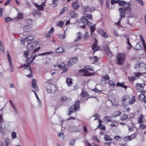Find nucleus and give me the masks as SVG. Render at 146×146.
I'll list each match as a JSON object with an SVG mask.
<instances>
[{"label":"nucleus","instance_id":"obj_1","mask_svg":"<svg viewBox=\"0 0 146 146\" xmlns=\"http://www.w3.org/2000/svg\"><path fill=\"white\" fill-rule=\"evenodd\" d=\"M116 62L118 64L122 65L125 58V54L120 53L116 56Z\"/></svg>","mask_w":146,"mask_h":146},{"label":"nucleus","instance_id":"obj_2","mask_svg":"<svg viewBox=\"0 0 146 146\" xmlns=\"http://www.w3.org/2000/svg\"><path fill=\"white\" fill-rule=\"evenodd\" d=\"M46 90L47 92L51 93H54L56 92L57 88L56 86L53 84H49L46 87Z\"/></svg>","mask_w":146,"mask_h":146},{"label":"nucleus","instance_id":"obj_3","mask_svg":"<svg viewBox=\"0 0 146 146\" xmlns=\"http://www.w3.org/2000/svg\"><path fill=\"white\" fill-rule=\"evenodd\" d=\"M4 120L3 115L1 114L0 115V132L2 134L4 135L7 131V129L6 126H5L4 128L2 127V124Z\"/></svg>","mask_w":146,"mask_h":146},{"label":"nucleus","instance_id":"obj_4","mask_svg":"<svg viewBox=\"0 0 146 146\" xmlns=\"http://www.w3.org/2000/svg\"><path fill=\"white\" fill-rule=\"evenodd\" d=\"M84 67L86 68V69H80L79 70V72L84 73L83 75L84 76H90V73H88V72L89 71H93L92 69L89 68V66H86Z\"/></svg>","mask_w":146,"mask_h":146},{"label":"nucleus","instance_id":"obj_5","mask_svg":"<svg viewBox=\"0 0 146 146\" xmlns=\"http://www.w3.org/2000/svg\"><path fill=\"white\" fill-rule=\"evenodd\" d=\"M129 97L127 95L123 96L121 99L122 104L125 106H127L129 104Z\"/></svg>","mask_w":146,"mask_h":146},{"label":"nucleus","instance_id":"obj_6","mask_svg":"<svg viewBox=\"0 0 146 146\" xmlns=\"http://www.w3.org/2000/svg\"><path fill=\"white\" fill-rule=\"evenodd\" d=\"M37 44V42L35 41L29 43L27 46V48L29 51L32 50L36 47Z\"/></svg>","mask_w":146,"mask_h":146},{"label":"nucleus","instance_id":"obj_7","mask_svg":"<svg viewBox=\"0 0 146 146\" xmlns=\"http://www.w3.org/2000/svg\"><path fill=\"white\" fill-rule=\"evenodd\" d=\"M78 61L77 57H75L70 59L68 62L67 65L69 67H71L72 64L77 62Z\"/></svg>","mask_w":146,"mask_h":146},{"label":"nucleus","instance_id":"obj_8","mask_svg":"<svg viewBox=\"0 0 146 146\" xmlns=\"http://www.w3.org/2000/svg\"><path fill=\"white\" fill-rule=\"evenodd\" d=\"M130 5L129 3H127L121 7V8L123 9L125 13H128L131 12Z\"/></svg>","mask_w":146,"mask_h":146},{"label":"nucleus","instance_id":"obj_9","mask_svg":"<svg viewBox=\"0 0 146 146\" xmlns=\"http://www.w3.org/2000/svg\"><path fill=\"white\" fill-rule=\"evenodd\" d=\"M24 55L26 58V62H27L32 58L33 55L29 51L26 50L24 52Z\"/></svg>","mask_w":146,"mask_h":146},{"label":"nucleus","instance_id":"obj_10","mask_svg":"<svg viewBox=\"0 0 146 146\" xmlns=\"http://www.w3.org/2000/svg\"><path fill=\"white\" fill-rule=\"evenodd\" d=\"M144 65V64L143 63L137 62L135 64V67L137 70L139 71L142 69Z\"/></svg>","mask_w":146,"mask_h":146},{"label":"nucleus","instance_id":"obj_11","mask_svg":"<svg viewBox=\"0 0 146 146\" xmlns=\"http://www.w3.org/2000/svg\"><path fill=\"white\" fill-rule=\"evenodd\" d=\"M145 85V84H140L137 83L136 84L135 88L137 90L141 92L143 89Z\"/></svg>","mask_w":146,"mask_h":146},{"label":"nucleus","instance_id":"obj_12","mask_svg":"<svg viewBox=\"0 0 146 146\" xmlns=\"http://www.w3.org/2000/svg\"><path fill=\"white\" fill-rule=\"evenodd\" d=\"M80 101L78 100L75 103L74 105L73 106L74 109V111H78L80 109Z\"/></svg>","mask_w":146,"mask_h":146},{"label":"nucleus","instance_id":"obj_13","mask_svg":"<svg viewBox=\"0 0 146 146\" xmlns=\"http://www.w3.org/2000/svg\"><path fill=\"white\" fill-rule=\"evenodd\" d=\"M98 33L100 34L102 36L105 38H107L108 37L106 33L104 32L102 29H99L98 30Z\"/></svg>","mask_w":146,"mask_h":146},{"label":"nucleus","instance_id":"obj_14","mask_svg":"<svg viewBox=\"0 0 146 146\" xmlns=\"http://www.w3.org/2000/svg\"><path fill=\"white\" fill-rule=\"evenodd\" d=\"M68 130L69 131L72 132H78L80 131L78 130L77 127L73 125H71L69 126L68 128Z\"/></svg>","mask_w":146,"mask_h":146},{"label":"nucleus","instance_id":"obj_15","mask_svg":"<svg viewBox=\"0 0 146 146\" xmlns=\"http://www.w3.org/2000/svg\"><path fill=\"white\" fill-rule=\"evenodd\" d=\"M72 7L74 9L76 10L79 7V4L78 0H76L75 2L72 3Z\"/></svg>","mask_w":146,"mask_h":146},{"label":"nucleus","instance_id":"obj_16","mask_svg":"<svg viewBox=\"0 0 146 146\" xmlns=\"http://www.w3.org/2000/svg\"><path fill=\"white\" fill-rule=\"evenodd\" d=\"M105 51L106 54L110 57H111L112 56V54L110 51L109 48L108 46H107L105 49Z\"/></svg>","mask_w":146,"mask_h":146},{"label":"nucleus","instance_id":"obj_17","mask_svg":"<svg viewBox=\"0 0 146 146\" xmlns=\"http://www.w3.org/2000/svg\"><path fill=\"white\" fill-rule=\"evenodd\" d=\"M32 86L36 91H38L39 89L36 85V80L33 79L32 80Z\"/></svg>","mask_w":146,"mask_h":146},{"label":"nucleus","instance_id":"obj_18","mask_svg":"<svg viewBox=\"0 0 146 146\" xmlns=\"http://www.w3.org/2000/svg\"><path fill=\"white\" fill-rule=\"evenodd\" d=\"M83 9L84 10V12H92L94 10V8H91L89 7H83Z\"/></svg>","mask_w":146,"mask_h":146},{"label":"nucleus","instance_id":"obj_19","mask_svg":"<svg viewBox=\"0 0 146 146\" xmlns=\"http://www.w3.org/2000/svg\"><path fill=\"white\" fill-rule=\"evenodd\" d=\"M119 14L120 15V18L121 19L124 18L125 16V12L124 11V10L123 8L120 7L119 9Z\"/></svg>","mask_w":146,"mask_h":146},{"label":"nucleus","instance_id":"obj_20","mask_svg":"<svg viewBox=\"0 0 146 146\" xmlns=\"http://www.w3.org/2000/svg\"><path fill=\"white\" fill-rule=\"evenodd\" d=\"M32 30V27L29 25H26L23 28V30L25 32H29Z\"/></svg>","mask_w":146,"mask_h":146},{"label":"nucleus","instance_id":"obj_21","mask_svg":"<svg viewBox=\"0 0 146 146\" xmlns=\"http://www.w3.org/2000/svg\"><path fill=\"white\" fill-rule=\"evenodd\" d=\"M10 103L11 105L12 108H13L15 112L16 113L18 114V110L14 104L13 103L12 101L10 100Z\"/></svg>","mask_w":146,"mask_h":146},{"label":"nucleus","instance_id":"obj_22","mask_svg":"<svg viewBox=\"0 0 146 146\" xmlns=\"http://www.w3.org/2000/svg\"><path fill=\"white\" fill-rule=\"evenodd\" d=\"M144 115L142 114H141L140 117L138 118L137 120L138 122L139 123H143L144 122L143 120Z\"/></svg>","mask_w":146,"mask_h":146},{"label":"nucleus","instance_id":"obj_23","mask_svg":"<svg viewBox=\"0 0 146 146\" xmlns=\"http://www.w3.org/2000/svg\"><path fill=\"white\" fill-rule=\"evenodd\" d=\"M69 14L70 16L72 18L76 17L78 15V14L76 13H74L73 11H70L69 12Z\"/></svg>","mask_w":146,"mask_h":146},{"label":"nucleus","instance_id":"obj_24","mask_svg":"<svg viewBox=\"0 0 146 146\" xmlns=\"http://www.w3.org/2000/svg\"><path fill=\"white\" fill-rule=\"evenodd\" d=\"M35 6L37 8L38 11H42L44 9V7L41 5H38L37 3H35Z\"/></svg>","mask_w":146,"mask_h":146},{"label":"nucleus","instance_id":"obj_25","mask_svg":"<svg viewBox=\"0 0 146 146\" xmlns=\"http://www.w3.org/2000/svg\"><path fill=\"white\" fill-rule=\"evenodd\" d=\"M118 102L119 101L118 98H116L112 100V104L113 106H117L118 105Z\"/></svg>","mask_w":146,"mask_h":146},{"label":"nucleus","instance_id":"obj_26","mask_svg":"<svg viewBox=\"0 0 146 146\" xmlns=\"http://www.w3.org/2000/svg\"><path fill=\"white\" fill-rule=\"evenodd\" d=\"M139 99L141 102H143L146 97V96L144 94H141L139 96Z\"/></svg>","mask_w":146,"mask_h":146},{"label":"nucleus","instance_id":"obj_27","mask_svg":"<svg viewBox=\"0 0 146 146\" xmlns=\"http://www.w3.org/2000/svg\"><path fill=\"white\" fill-rule=\"evenodd\" d=\"M52 53V52L51 51H49L48 52H44L41 54H40L37 55V56H43L46 55H48Z\"/></svg>","mask_w":146,"mask_h":146},{"label":"nucleus","instance_id":"obj_28","mask_svg":"<svg viewBox=\"0 0 146 146\" xmlns=\"http://www.w3.org/2000/svg\"><path fill=\"white\" fill-rule=\"evenodd\" d=\"M81 33L80 32H78L77 34V38L76 39H75L74 40V41L76 42L78 40H80L82 38V37L80 36Z\"/></svg>","mask_w":146,"mask_h":146},{"label":"nucleus","instance_id":"obj_29","mask_svg":"<svg viewBox=\"0 0 146 146\" xmlns=\"http://www.w3.org/2000/svg\"><path fill=\"white\" fill-rule=\"evenodd\" d=\"M111 116H105L104 117V120L106 122L108 123L109 122H111L112 120L111 119H108V118H111Z\"/></svg>","mask_w":146,"mask_h":146},{"label":"nucleus","instance_id":"obj_30","mask_svg":"<svg viewBox=\"0 0 146 146\" xmlns=\"http://www.w3.org/2000/svg\"><path fill=\"white\" fill-rule=\"evenodd\" d=\"M81 94L82 96L83 97H87L89 96L88 93L83 89L82 90Z\"/></svg>","mask_w":146,"mask_h":146},{"label":"nucleus","instance_id":"obj_31","mask_svg":"<svg viewBox=\"0 0 146 146\" xmlns=\"http://www.w3.org/2000/svg\"><path fill=\"white\" fill-rule=\"evenodd\" d=\"M135 101V96H133L131 99H129V104H133Z\"/></svg>","mask_w":146,"mask_h":146},{"label":"nucleus","instance_id":"obj_32","mask_svg":"<svg viewBox=\"0 0 146 146\" xmlns=\"http://www.w3.org/2000/svg\"><path fill=\"white\" fill-rule=\"evenodd\" d=\"M87 20L88 19L86 18V17L84 16H82L80 19L81 23L83 24H85L86 23Z\"/></svg>","mask_w":146,"mask_h":146},{"label":"nucleus","instance_id":"obj_33","mask_svg":"<svg viewBox=\"0 0 146 146\" xmlns=\"http://www.w3.org/2000/svg\"><path fill=\"white\" fill-rule=\"evenodd\" d=\"M104 138L106 141H111L112 139L110 138V136L107 134H106L104 136Z\"/></svg>","mask_w":146,"mask_h":146},{"label":"nucleus","instance_id":"obj_34","mask_svg":"<svg viewBox=\"0 0 146 146\" xmlns=\"http://www.w3.org/2000/svg\"><path fill=\"white\" fill-rule=\"evenodd\" d=\"M128 118V116L127 115L122 114L121 115L120 119L122 121L126 120Z\"/></svg>","mask_w":146,"mask_h":146},{"label":"nucleus","instance_id":"obj_35","mask_svg":"<svg viewBox=\"0 0 146 146\" xmlns=\"http://www.w3.org/2000/svg\"><path fill=\"white\" fill-rule=\"evenodd\" d=\"M126 43L128 46L127 47V48L128 49H130L132 47V45L130 44L129 42V40L128 38H126Z\"/></svg>","mask_w":146,"mask_h":146},{"label":"nucleus","instance_id":"obj_36","mask_svg":"<svg viewBox=\"0 0 146 146\" xmlns=\"http://www.w3.org/2000/svg\"><path fill=\"white\" fill-rule=\"evenodd\" d=\"M35 38V37L32 35L26 37V41H29L33 40Z\"/></svg>","mask_w":146,"mask_h":146},{"label":"nucleus","instance_id":"obj_37","mask_svg":"<svg viewBox=\"0 0 146 146\" xmlns=\"http://www.w3.org/2000/svg\"><path fill=\"white\" fill-rule=\"evenodd\" d=\"M37 56V55L36 54L34 55L32 59L30 60L27 64L28 65H30L31 64H32L34 61V60L35 59V58Z\"/></svg>","mask_w":146,"mask_h":146},{"label":"nucleus","instance_id":"obj_38","mask_svg":"<svg viewBox=\"0 0 146 146\" xmlns=\"http://www.w3.org/2000/svg\"><path fill=\"white\" fill-rule=\"evenodd\" d=\"M74 110V109L73 106H72L70 107L68 115H71L73 112Z\"/></svg>","mask_w":146,"mask_h":146},{"label":"nucleus","instance_id":"obj_39","mask_svg":"<svg viewBox=\"0 0 146 146\" xmlns=\"http://www.w3.org/2000/svg\"><path fill=\"white\" fill-rule=\"evenodd\" d=\"M123 84H124L123 82H122L121 83H120L118 82L116 86H121L122 87L124 88L125 89H126V88H127V86H126L123 85Z\"/></svg>","mask_w":146,"mask_h":146},{"label":"nucleus","instance_id":"obj_40","mask_svg":"<svg viewBox=\"0 0 146 146\" xmlns=\"http://www.w3.org/2000/svg\"><path fill=\"white\" fill-rule=\"evenodd\" d=\"M56 51L58 53H62L64 51V49L62 47H59L56 49Z\"/></svg>","mask_w":146,"mask_h":146},{"label":"nucleus","instance_id":"obj_41","mask_svg":"<svg viewBox=\"0 0 146 146\" xmlns=\"http://www.w3.org/2000/svg\"><path fill=\"white\" fill-rule=\"evenodd\" d=\"M66 83L69 86H71L72 84V82L70 78H68L66 80Z\"/></svg>","mask_w":146,"mask_h":146},{"label":"nucleus","instance_id":"obj_42","mask_svg":"<svg viewBox=\"0 0 146 146\" xmlns=\"http://www.w3.org/2000/svg\"><path fill=\"white\" fill-rule=\"evenodd\" d=\"M108 84L109 86L112 88H114L115 86V84H114L113 82L111 80L109 81Z\"/></svg>","mask_w":146,"mask_h":146},{"label":"nucleus","instance_id":"obj_43","mask_svg":"<svg viewBox=\"0 0 146 146\" xmlns=\"http://www.w3.org/2000/svg\"><path fill=\"white\" fill-rule=\"evenodd\" d=\"M142 48V46L140 45L139 43H137L136 44L135 47V50H139Z\"/></svg>","mask_w":146,"mask_h":146},{"label":"nucleus","instance_id":"obj_44","mask_svg":"<svg viewBox=\"0 0 146 146\" xmlns=\"http://www.w3.org/2000/svg\"><path fill=\"white\" fill-rule=\"evenodd\" d=\"M128 78L129 81L131 82H133L137 79L135 76L128 77Z\"/></svg>","mask_w":146,"mask_h":146},{"label":"nucleus","instance_id":"obj_45","mask_svg":"<svg viewBox=\"0 0 146 146\" xmlns=\"http://www.w3.org/2000/svg\"><path fill=\"white\" fill-rule=\"evenodd\" d=\"M11 136L13 139L16 138L17 137L16 133L15 131L12 132L11 133Z\"/></svg>","mask_w":146,"mask_h":146},{"label":"nucleus","instance_id":"obj_46","mask_svg":"<svg viewBox=\"0 0 146 146\" xmlns=\"http://www.w3.org/2000/svg\"><path fill=\"white\" fill-rule=\"evenodd\" d=\"M64 23L62 21H59L58 22V23L56 24V25L57 26H59L60 27H62L63 25H64Z\"/></svg>","mask_w":146,"mask_h":146},{"label":"nucleus","instance_id":"obj_47","mask_svg":"<svg viewBox=\"0 0 146 146\" xmlns=\"http://www.w3.org/2000/svg\"><path fill=\"white\" fill-rule=\"evenodd\" d=\"M129 136V137L131 139V140L132 139H135L136 137L137 134L136 133H135Z\"/></svg>","mask_w":146,"mask_h":146},{"label":"nucleus","instance_id":"obj_48","mask_svg":"<svg viewBox=\"0 0 146 146\" xmlns=\"http://www.w3.org/2000/svg\"><path fill=\"white\" fill-rule=\"evenodd\" d=\"M10 68H11V72H13V71L14 70L13 69V66L12 64L11 59L10 57Z\"/></svg>","mask_w":146,"mask_h":146},{"label":"nucleus","instance_id":"obj_49","mask_svg":"<svg viewBox=\"0 0 146 146\" xmlns=\"http://www.w3.org/2000/svg\"><path fill=\"white\" fill-rule=\"evenodd\" d=\"M62 69H61L62 70V71L63 72H66L67 71L68 68H66V67L65 66L64 64L62 63Z\"/></svg>","mask_w":146,"mask_h":146},{"label":"nucleus","instance_id":"obj_50","mask_svg":"<svg viewBox=\"0 0 146 146\" xmlns=\"http://www.w3.org/2000/svg\"><path fill=\"white\" fill-rule=\"evenodd\" d=\"M123 140L125 142H128L131 141V139L130 138L129 136L125 137L123 139Z\"/></svg>","mask_w":146,"mask_h":146},{"label":"nucleus","instance_id":"obj_51","mask_svg":"<svg viewBox=\"0 0 146 146\" xmlns=\"http://www.w3.org/2000/svg\"><path fill=\"white\" fill-rule=\"evenodd\" d=\"M121 113V112L120 111H117L115 112L113 114L114 117H116L120 115Z\"/></svg>","mask_w":146,"mask_h":146},{"label":"nucleus","instance_id":"obj_52","mask_svg":"<svg viewBox=\"0 0 146 146\" xmlns=\"http://www.w3.org/2000/svg\"><path fill=\"white\" fill-rule=\"evenodd\" d=\"M0 49L1 51L3 52H4V46H3V44L2 42H1L0 40Z\"/></svg>","mask_w":146,"mask_h":146},{"label":"nucleus","instance_id":"obj_53","mask_svg":"<svg viewBox=\"0 0 146 146\" xmlns=\"http://www.w3.org/2000/svg\"><path fill=\"white\" fill-rule=\"evenodd\" d=\"M98 127L99 128L102 129L103 130H106L105 127L102 124H99V125Z\"/></svg>","mask_w":146,"mask_h":146},{"label":"nucleus","instance_id":"obj_54","mask_svg":"<svg viewBox=\"0 0 146 146\" xmlns=\"http://www.w3.org/2000/svg\"><path fill=\"white\" fill-rule=\"evenodd\" d=\"M24 2L27 6L29 7H31V5L30 3L28 0H24Z\"/></svg>","mask_w":146,"mask_h":146},{"label":"nucleus","instance_id":"obj_55","mask_svg":"<svg viewBox=\"0 0 146 146\" xmlns=\"http://www.w3.org/2000/svg\"><path fill=\"white\" fill-rule=\"evenodd\" d=\"M88 32H86L84 34V37L83 38L84 40H85L88 38Z\"/></svg>","mask_w":146,"mask_h":146},{"label":"nucleus","instance_id":"obj_56","mask_svg":"<svg viewBox=\"0 0 146 146\" xmlns=\"http://www.w3.org/2000/svg\"><path fill=\"white\" fill-rule=\"evenodd\" d=\"M134 75L137 77H139L140 76H141L142 74L140 72H134Z\"/></svg>","mask_w":146,"mask_h":146},{"label":"nucleus","instance_id":"obj_57","mask_svg":"<svg viewBox=\"0 0 146 146\" xmlns=\"http://www.w3.org/2000/svg\"><path fill=\"white\" fill-rule=\"evenodd\" d=\"M95 25H94V26H92L90 27V31L91 34H92L93 32L95 30Z\"/></svg>","mask_w":146,"mask_h":146},{"label":"nucleus","instance_id":"obj_58","mask_svg":"<svg viewBox=\"0 0 146 146\" xmlns=\"http://www.w3.org/2000/svg\"><path fill=\"white\" fill-rule=\"evenodd\" d=\"M102 77L104 78L105 80H109L110 79L108 75L103 76Z\"/></svg>","mask_w":146,"mask_h":146},{"label":"nucleus","instance_id":"obj_59","mask_svg":"<svg viewBox=\"0 0 146 146\" xmlns=\"http://www.w3.org/2000/svg\"><path fill=\"white\" fill-rule=\"evenodd\" d=\"M139 128L141 129H143L146 128V126L144 124H141L140 125Z\"/></svg>","mask_w":146,"mask_h":146},{"label":"nucleus","instance_id":"obj_60","mask_svg":"<svg viewBox=\"0 0 146 146\" xmlns=\"http://www.w3.org/2000/svg\"><path fill=\"white\" fill-rule=\"evenodd\" d=\"M87 25L89 27H91L93 26V24L92 23L89 21L88 20L86 22Z\"/></svg>","mask_w":146,"mask_h":146},{"label":"nucleus","instance_id":"obj_61","mask_svg":"<svg viewBox=\"0 0 146 146\" xmlns=\"http://www.w3.org/2000/svg\"><path fill=\"white\" fill-rule=\"evenodd\" d=\"M23 15L22 13H18L17 15V18L19 19H22L23 18Z\"/></svg>","mask_w":146,"mask_h":146},{"label":"nucleus","instance_id":"obj_62","mask_svg":"<svg viewBox=\"0 0 146 146\" xmlns=\"http://www.w3.org/2000/svg\"><path fill=\"white\" fill-rule=\"evenodd\" d=\"M25 22L28 24L30 25L32 23V20L30 19H27L26 20Z\"/></svg>","mask_w":146,"mask_h":146},{"label":"nucleus","instance_id":"obj_63","mask_svg":"<svg viewBox=\"0 0 146 146\" xmlns=\"http://www.w3.org/2000/svg\"><path fill=\"white\" fill-rule=\"evenodd\" d=\"M92 91L100 93L102 92V91L97 89V88H95L92 90Z\"/></svg>","mask_w":146,"mask_h":146},{"label":"nucleus","instance_id":"obj_64","mask_svg":"<svg viewBox=\"0 0 146 146\" xmlns=\"http://www.w3.org/2000/svg\"><path fill=\"white\" fill-rule=\"evenodd\" d=\"M125 2L122 1L119 2V3H118V5H119L122 6L124 5H125Z\"/></svg>","mask_w":146,"mask_h":146}]
</instances>
